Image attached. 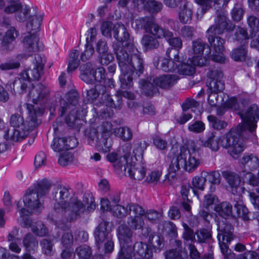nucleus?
I'll return each instance as SVG.
<instances>
[{"label":"nucleus","mask_w":259,"mask_h":259,"mask_svg":"<svg viewBox=\"0 0 259 259\" xmlns=\"http://www.w3.org/2000/svg\"><path fill=\"white\" fill-rule=\"evenodd\" d=\"M25 105L28 114L26 120L18 113L12 114L10 123L13 128L4 131L3 137L9 143L23 140L40 122L38 117L43 114L44 109L29 104Z\"/></svg>","instance_id":"1"},{"label":"nucleus","mask_w":259,"mask_h":259,"mask_svg":"<svg viewBox=\"0 0 259 259\" xmlns=\"http://www.w3.org/2000/svg\"><path fill=\"white\" fill-rule=\"evenodd\" d=\"M70 189L59 186L53 189L52 193L55 211L62 214L64 221L74 222L81 218L86 211L84 205L76 197L71 198Z\"/></svg>","instance_id":"2"},{"label":"nucleus","mask_w":259,"mask_h":259,"mask_svg":"<svg viewBox=\"0 0 259 259\" xmlns=\"http://www.w3.org/2000/svg\"><path fill=\"white\" fill-rule=\"evenodd\" d=\"M31 9L34 12L33 15L31 14V8L27 5H23L15 0H0V11L6 14H15V18L19 22L26 21L27 31H38L45 15L36 6H32Z\"/></svg>","instance_id":"3"},{"label":"nucleus","mask_w":259,"mask_h":259,"mask_svg":"<svg viewBox=\"0 0 259 259\" xmlns=\"http://www.w3.org/2000/svg\"><path fill=\"white\" fill-rule=\"evenodd\" d=\"M231 129L225 136H217L212 134L204 141L203 145L211 149L217 151L221 146L228 149L229 153L233 157L237 156L244 150V145L240 139V133L238 134V130Z\"/></svg>","instance_id":"4"},{"label":"nucleus","mask_w":259,"mask_h":259,"mask_svg":"<svg viewBox=\"0 0 259 259\" xmlns=\"http://www.w3.org/2000/svg\"><path fill=\"white\" fill-rule=\"evenodd\" d=\"M113 50L118 61V55L121 54L124 58V61L125 65L129 68V70L134 72L135 71L138 76L143 73L144 65L143 59L141 57L140 52L135 47L124 50L120 46V43L115 44L113 45Z\"/></svg>","instance_id":"5"},{"label":"nucleus","mask_w":259,"mask_h":259,"mask_svg":"<svg viewBox=\"0 0 259 259\" xmlns=\"http://www.w3.org/2000/svg\"><path fill=\"white\" fill-rule=\"evenodd\" d=\"M228 25L227 18L224 13H219L215 21V24L209 27L207 31L210 49L216 53L222 54L224 51V40L220 37L214 36V35L222 33L227 29Z\"/></svg>","instance_id":"6"},{"label":"nucleus","mask_w":259,"mask_h":259,"mask_svg":"<svg viewBox=\"0 0 259 259\" xmlns=\"http://www.w3.org/2000/svg\"><path fill=\"white\" fill-rule=\"evenodd\" d=\"M43 70L33 66L32 68L27 69L21 73L20 77L13 81H9L6 87L11 91L19 92V90L22 91H25L26 88L30 85V80H38Z\"/></svg>","instance_id":"7"},{"label":"nucleus","mask_w":259,"mask_h":259,"mask_svg":"<svg viewBox=\"0 0 259 259\" xmlns=\"http://www.w3.org/2000/svg\"><path fill=\"white\" fill-rule=\"evenodd\" d=\"M136 161L137 158L135 156H131L130 153H127L125 154L124 157L119 159V162L132 179L141 181L145 178L146 165L144 163H136Z\"/></svg>","instance_id":"8"},{"label":"nucleus","mask_w":259,"mask_h":259,"mask_svg":"<svg viewBox=\"0 0 259 259\" xmlns=\"http://www.w3.org/2000/svg\"><path fill=\"white\" fill-rule=\"evenodd\" d=\"M41 197L36 193V192L32 189H28L24 194L23 201L24 204V207L20 206V202H16V206L21 217L28 216L33 211L38 210L42 207V202L40 200Z\"/></svg>","instance_id":"9"},{"label":"nucleus","mask_w":259,"mask_h":259,"mask_svg":"<svg viewBox=\"0 0 259 259\" xmlns=\"http://www.w3.org/2000/svg\"><path fill=\"white\" fill-rule=\"evenodd\" d=\"M179 158L182 160L181 166L189 172L195 170L201 163L200 157L193 142H191L188 150L184 147L181 149Z\"/></svg>","instance_id":"10"},{"label":"nucleus","mask_w":259,"mask_h":259,"mask_svg":"<svg viewBox=\"0 0 259 259\" xmlns=\"http://www.w3.org/2000/svg\"><path fill=\"white\" fill-rule=\"evenodd\" d=\"M37 32L27 31V33L24 34L22 36L21 42L22 44L23 52L16 56L18 61L26 59L41 49V45L36 34Z\"/></svg>","instance_id":"11"},{"label":"nucleus","mask_w":259,"mask_h":259,"mask_svg":"<svg viewBox=\"0 0 259 259\" xmlns=\"http://www.w3.org/2000/svg\"><path fill=\"white\" fill-rule=\"evenodd\" d=\"M239 115L242 120V123L238 125L235 128L237 130L239 127L238 133H240V138L243 135V132L248 129L250 132H252L256 126V123L259 118V108L256 105H252L249 108L243 110L239 113Z\"/></svg>","instance_id":"12"},{"label":"nucleus","mask_w":259,"mask_h":259,"mask_svg":"<svg viewBox=\"0 0 259 259\" xmlns=\"http://www.w3.org/2000/svg\"><path fill=\"white\" fill-rule=\"evenodd\" d=\"M132 231L127 227L119 226L118 228V239L121 246L119 259H132V247L126 245L131 242Z\"/></svg>","instance_id":"13"},{"label":"nucleus","mask_w":259,"mask_h":259,"mask_svg":"<svg viewBox=\"0 0 259 259\" xmlns=\"http://www.w3.org/2000/svg\"><path fill=\"white\" fill-rule=\"evenodd\" d=\"M133 25L137 30H144L145 32H149L156 37L161 35L162 32V27L155 23L151 17H146L137 19Z\"/></svg>","instance_id":"14"},{"label":"nucleus","mask_w":259,"mask_h":259,"mask_svg":"<svg viewBox=\"0 0 259 259\" xmlns=\"http://www.w3.org/2000/svg\"><path fill=\"white\" fill-rule=\"evenodd\" d=\"M113 36L117 40L113 44L120 43V46L124 50L135 46L133 39L130 36L126 27L122 24H115Z\"/></svg>","instance_id":"15"},{"label":"nucleus","mask_w":259,"mask_h":259,"mask_svg":"<svg viewBox=\"0 0 259 259\" xmlns=\"http://www.w3.org/2000/svg\"><path fill=\"white\" fill-rule=\"evenodd\" d=\"M209 77L208 88L209 92L219 93L224 97L227 96L223 93L225 89L224 82L222 80L223 74L222 71L215 69L211 70L207 73Z\"/></svg>","instance_id":"16"},{"label":"nucleus","mask_w":259,"mask_h":259,"mask_svg":"<svg viewBox=\"0 0 259 259\" xmlns=\"http://www.w3.org/2000/svg\"><path fill=\"white\" fill-rule=\"evenodd\" d=\"M166 55L168 59L162 58L160 60L159 68L165 72L175 71L177 67L176 62H181L179 52L174 48H168L166 52Z\"/></svg>","instance_id":"17"},{"label":"nucleus","mask_w":259,"mask_h":259,"mask_svg":"<svg viewBox=\"0 0 259 259\" xmlns=\"http://www.w3.org/2000/svg\"><path fill=\"white\" fill-rule=\"evenodd\" d=\"M50 94L49 89L42 83L32 85L28 93L29 100L35 104H41ZM38 107L37 105H35Z\"/></svg>","instance_id":"18"},{"label":"nucleus","mask_w":259,"mask_h":259,"mask_svg":"<svg viewBox=\"0 0 259 259\" xmlns=\"http://www.w3.org/2000/svg\"><path fill=\"white\" fill-rule=\"evenodd\" d=\"M112 214L119 218H124L132 213L142 214L144 213V208L137 203H128L126 207L119 204L114 205L111 209Z\"/></svg>","instance_id":"19"},{"label":"nucleus","mask_w":259,"mask_h":259,"mask_svg":"<svg viewBox=\"0 0 259 259\" xmlns=\"http://www.w3.org/2000/svg\"><path fill=\"white\" fill-rule=\"evenodd\" d=\"M77 140L74 137L66 138H55L51 146L56 152L73 149L77 145Z\"/></svg>","instance_id":"20"},{"label":"nucleus","mask_w":259,"mask_h":259,"mask_svg":"<svg viewBox=\"0 0 259 259\" xmlns=\"http://www.w3.org/2000/svg\"><path fill=\"white\" fill-rule=\"evenodd\" d=\"M218 230L219 231L218 239L221 249L222 244L228 246L227 243H230L233 239L232 234L233 228L230 224L224 223L223 222L218 224Z\"/></svg>","instance_id":"21"},{"label":"nucleus","mask_w":259,"mask_h":259,"mask_svg":"<svg viewBox=\"0 0 259 259\" xmlns=\"http://www.w3.org/2000/svg\"><path fill=\"white\" fill-rule=\"evenodd\" d=\"M121 54L118 55V65L120 67L121 74L119 77L121 85L123 88H128L132 85L133 78L132 77L133 72L129 70V68L125 65L124 58Z\"/></svg>","instance_id":"22"},{"label":"nucleus","mask_w":259,"mask_h":259,"mask_svg":"<svg viewBox=\"0 0 259 259\" xmlns=\"http://www.w3.org/2000/svg\"><path fill=\"white\" fill-rule=\"evenodd\" d=\"M122 97L131 100L134 99V95L132 93L127 91H120L117 92V94L113 98L106 95L105 103L107 106L115 109H120L122 103Z\"/></svg>","instance_id":"23"},{"label":"nucleus","mask_w":259,"mask_h":259,"mask_svg":"<svg viewBox=\"0 0 259 259\" xmlns=\"http://www.w3.org/2000/svg\"><path fill=\"white\" fill-rule=\"evenodd\" d=\"M179 79L175 74H163L155 77L153 79L155 84L161 89H167L172 87Z\"/></svg>","instance_id":"24"},{"label":"nucleus","mask_w":259,"mask_h":259,"mask_svg":"<svg viewBox=\"0 0 259 259\" xmlns=\"http://www.w3.org/2000/svg\"><path fill=\"white\" fill-rule=\"evenodd\" d=\"M162 34L161 35L157 36V38H165L168 41L169 45L174 48V49L178 50L182 47V40L179 37H174L173 33L166 28L162 27Z\"/></svg>","instance_id":"25"},{"label":"nucleus","mask_w":259,"mask_h":259,"mask_svg":"<svg viewBox=\"0 0 259 259\" xmlns=\"http://www.w3.org/2000/svg\"><path fill=\"white\" fill-rule=\"evenodd\" d=\"M95 236L97 245L100 248V245L110 238L107 229L106 222H102L99 225L95 230Z\"/></svg>","instance_id":"26"},{"label":"nucleus","mask_w":259,"mask_h":259,"mask_svg":"<svg viewBox=\"0 0 259 259\" xmlns=\"http://www.w3.org/2000/svg\"><path fill=\"white\" fill-rule=\"evenodd\" d=\"M52 185L51 181L44 179L37 181L31 189L36 192L40 197H42L49 194Z\"/></svg>","instance_id":"27"},{"label":"nucleus","mask_w":259,"mask_h":259,"mask_svg":"<svg viewBox=\"0 0 259 259\" xmlns=\"http://www.w3.org/2000/svg\"><path fill=\"white\" fill-rule=\"evenodd\" d=\"M61 108V115L67 113V115L66 117V121L69 126H73L75 122L77 120L78 117L81 115V113L78 110V107L74 110L67 109L68 107L65 106V101H62L60 102Z\"/></svg>","instance_id":"28"},{"label":"nucleus","mask_w":259,"mask_h":259,"mask_svg":"<svg viewBox=\"0 0 259 259\" xmlns=\"http://www.w3.org/2000/svg\"><path fill=\"white\" fill-rule=\"evenodd\" d=\"M223 176L231 189L232 193L234 194L237 193L241 182L239 176L237 174L229 171H224Z\"/></svg>","instance_id":"29"},{"label":"nucleus","mask_w":259,"mask_h":259,"mask_svg":"<svg viewBox=\"0 0 259 259\" xmlns=\"http://www.w3.org/2000/svg\"><path fill=\"white\" fill-rule=\"evenodd\" d=\"M24 227L31 228L32 231L38 236L42 237L48 233L47 229L40 221L35 222L31 220L26 219L24 221Z\"/></svg>","instance_id":"30"},{"label":"nucleus","mask_w":259,"mask_h":259,"mask_svg":"<svg viewBox=\"0 0 259 259\" xmlns=\"http://www.w3.org/2000/svg\"><path fill=\"white\" fill-rule=\"evenodd\" d=\"M22 244L26 251L32 253L37 250L38 246L37 240L30 233L24 235L22 239Z\"/></svg>","instance_id":"31"},{"label":"nucleus","mask_w":259,"mask_h":259,"mask_svg":"<svg viewBox=\"0 0 259 259\" xmlns=\"http://www.w3.org/2000/svg\"><path fill=\"white\" fill-rule=\"evenodd\" d=\"M106 70L104 68L100 67L98 68L95 71H94V79L97 81L103 83V85L106 87L113 88L114 87V82L112 78H106Z\"/></svg>","instance_id":"32"},{"label":"nucleus","mask_w":259,"mask_h":259,"mask_svg":"<svg viewBox=\"0 0 259 259\" xmlns=\"http://www.w3.org/2000/svg\"><path fill=\"white\" fill-rule=\"evenodd\" d=\"M241 163L244 165L245 170H254L259 166V159L253 154H245L242 159Z\"/></svg>","instance_id":"33"},{"label":"nucleus","mask_w":259,"mask_h":259,"mask_svg":"<svg viewBox=\"0 0 259 259\" xmlns=\"http://www.w3.org/2000/svg\"><path fill=\"white\" fill-rule=\"evenodd\" d=\"M135 254L145 258H150L152 256V251L150 247L143 242H136L134 246Z\"/></svg>","instance_id":"34"},{"label":"nucleus","mask_w":259,"mask_h":259,"mask_svg":"<svg viewBox=\"0 0 259 259\" xmlns=\"http://www.w3.org/2000/svg\"><path fill=\"white\" fill-rule=\"evenodd\" d=\"M79 98V95L77 91H71L68 93L66 95V99L67 101L65 100H61V102L62 101H65V106L68 107L67 109L74 110L77 109L78 107V100Z\"/></svg>","instance_id":"35"},{"label":"nucleus","mask_w":259,"mask_h":259,"mask_svg":"<svg viewBox=\"0 0 259 259\" xmlns=\"http://www.w3.org/2000/svg\"><path fill=\"white\" fill-rule=\"evenodd\" d=\"M145 213V210H144V213L141 214H136L135 213H132L134 215L130 214L127 219V224L128 226L135 230L140 229L142 228L144 225V221L143 218L141 217L144 215Z\"/></svg>","instance_id":"36"},{"label":"nucleus","mask_w":259,"mask_h":259,"mask_svg":"<svg viewBox=\"0 0 259 259\" xmlns=\"http://www.w3.org/2000/svg\"><path fill=\"white\" fill-rule=\"evenodd\" d=\"M149 34L144 35L141 40V43L145 51L156 49L159 46L157 37Z\"/></svg>","instance_id":"37"},{"label":"nucleus","mask_w":259,"mask_h":259,"mask_svg":"<svg viewBox=\"0 0 259 259\" xmlns=\"http://www.w3.org/2000/svg\"><path fill=\"white\" fill-rule=\"evenodd\" d=\"M214 210L219 215L226 218L232 214V206L227 202H223L215 206Z\"/></svg>","instance_id":"38"},{"label":"nucleus","mask_w":259,"mask_h":259,"mask_svg":"<svg viewBox=\"0 0 259 259\" xmlns=\"http://www.w3.org/2000/svg\"><path fill=\"white\" fill-rule=\"evenodd\" d=\"M203 174L207 180L211 184L210 187V190L213 192L215 187L214 185H219L221 182V175L218 171H212L210 172L203 171Z\"/></svg>","instance_id":"39"},{"label":"nucleus","mask_w":259,"mask_h":259,"mask_svg":"<svg viewBox=\"0 0 259 259\" xmlns=\"http://www.w3.org/2000/svg\"><path fill=\"white\" fill-rule=\"evenodd\" d=\"M106 92V87L102 84H97L87 92V97L89 101H93L96 99L99 95H104Z\"/></svg>","instance_id":"40"},{"label":"nucleus","mask_w":259,"mask_h":259,"mask_svg":"<svg viewBox=\"0 0 259 259\" xmlns=\"http://www.w3.org/2000/svg\"><path fill=\"white\" fill-rule=\"evenodd\" d=\"M113 133L116 136L119 137L124 141H129L133 137L131 130L127 126L115 128Z\"/></svg>","instance_id":"41"},{"label":"nucleus","mask_w":259,"mask_h":259,"mask_svg":"<svg viewBox=\"0 0 259 259\" xmlns=\"http://www.w3.org/2000/svg\"><path fill=\"white\" fill-rule=\"evenodd\" d=\"M163 241V238L158 235L151 234L149 235L148 239L149 247H153L155 252L160 250Z\"/></svg>","instance_id":"42"},{"label":"nucleus","mask_w":259,"mask_h":259,"mask_svg":"<svg viewBox=\"0 0 259 259\" xmlns=\"http://www.w3.org/2000/svg\"><path fill=\"white\" fill-rule=\"evenodd\" d=\"M19 35V32L15 27H11L7 30L2 39V44L6 45L13 41Z\"/></svg>","instance_id":"43"},{"label":"nucleus","mask_w":259,"mask_h":259,"mask_svg":"<svg viewBox=\"0 0 259 259\" xmlns=\"http://www.w3.org/2000/svg\"><path fill=\"white\" fill-rule=\"evenodd\" d=\"M79 55L77 50H72L68 59V71H72L75 70L79 65V61L78 60Z\"/></svg>","instance_id":"44"},{"label":"nucleus","mask_w":259,"mask_h":259,"mask_svg":"<svg viewBox=\"0 0 259 259\" xmlns=\"http://www.w3.org/2000/svg\"><path fill=\"white\" fill-rule=\"evenodd\" d=\"M140 86L143 92L147 96H153L157 92V87H155L152 83L145 80L140 81Z\"/></svg>","instance_id":"45"},{"label":"nucleus","mask_w":259,"mask_h":259,"mask_svg":"<svg viewBox=\"0 0 259 259\" xmlns=\"http://www.w3.org/2000/svg\"><path fill=\"white\" fill-rule=\"evenodd\" d=\"M162 172L160 170H154L149 172L144 180V182L153 185H157L160 181Z\"/></svg>","instance_id":"46"},{"label":"nucleus","mask_w":259,"mask_h":259,"mask_svg":"<svg viewBox=\"0 0 259 259\" xmlns=\"http://www.w3.org/2000/svg\"><path fill=\"white\" fill-rule=\"evenodd\" d=\"M75 253L79 259H89L92 254V250L90 246L83 245L76 248Z\"/></svg>","instance_id":"47"},{"label":"nucleus","mask_w":259,"mask_h":259,"mask_svg":"<svg viewBox=\"0 0 259 259\" xmlns=\"http://www.w3.org/2000/svg\"><path fill=\"white\" fill-rule=\"evenodd\" d=\"M223 95H221L219 93L209 92L208 97V101L209 105L211 106H214L224 104V99Z\"/></svg>","instance_id":"48"},{"label":"nucleus","mask_w":259,"mask_h":259,"mask_svg":"<svg viewBox=\"0 0 259 259\" xmlns=\"http://www.w3.org/2000/svg\"><path fill=\"white\" fill-rule=\"evenodd\" d=\"M178 72L180 74L185 75H193L195 72V68L192 65L188 63H183L177 66Z\"/></svg>","instance_id":"49"},{"label":"nucleus","mask_w":259,"mask_h":259,"mask_svg":"<svg viewBox=\"0 0 259 259\" xmlns=\"http://www.w3.org/2000/svg\"><path fill=\"white\" fill-rule=\"evenodd\" d=\"M218 198L214 195L208 194L204 196L203 206L208 210L217 206L219 203Z\"/></svg>","instance_id":"50"},{"label":"nucleus","mask_w":259,"mask_h":259,"mask_svg":"<svg viewBox=\"0 0 259 259\" xmlns=\"http://www.w3.org/2000/svg\"><path fill=\"white\" fill-rule=\"evenodd\" d=\"M145 218L147 219L150 222L157 223L161 221L162 218V212L155 210L150 209L145 212L144 214Z\"/></svg>","instance_id":"51"},{"label":"nucleus","mask_w":259,"mask_h":259,"mask_svg":"<svg viewBox=\"0 0 259 259\" xmlns=\"http://www.w3.org/2000/svg\"><path fill=\"white\" fill-rule=\"evenodd\" d=\"M82 202L84 205L86 210L89 212L94 210L96 208L95 199L90 193H86L84 194Z\"/></svg>","instance_id":"52"},{"label":"nucleus","mask_w":259,"mask_h":259,"mask_svg":"<svg viewBox=\"0 0 259 259\" xmlns=\"http://www.w3.org/2000/svg\"><path fill=\"white\" fill-rule=\"evenodd\" d=\"M206 179L203 171L200 176H195L192 180V188L203 191L204 189Z\"/></svg>","instance_id":"53"},{"label":"nucleus","mask_w":259,"mask_h":259,"mask_svg":"<svg viewBox=\"0 0 259 259\" xmlns=\"http://www.w3.org/2000/svg\"><path fill=\"white\" fill-rule=\"evenodd\" d=\"M246 54V50L242 46L232 51L231 58L236 61H242L245 60Z\"/></svg>","instance_id":"54"},{"label":"nucleus","mask_w":259,"mask_h":259,"mask_svg":"<svg viewBox=\"0 0 259 259\" xmlns=\"http://www.w3.org/2000/svg\"><path fill=\"white\" fill-rule=\"evenodd\" d=\"M192 11L188 9L185 4H184L183 8H181L179 13L180 21L183 23H189L192 19Z\"/></svg>","instance_id":"55"},{"label":"nucleus","mask_w":259,"mask_h":259,"mask_svg":"<svg viewBox=\"0 0 259 259\" xmlns=\"http://www.w3.org/2000/svg\"><path fill=\"white\" fill-rule=\"evenodd\" d=\"M114 25L111 22L103 21L101 25L102 34L108 37H111L112 32H114Z\"/></svg>","instance_id":"56"},{"label":"nucleus","mask_w":259,"mask_h":259,"mask_svg":"<svg viewBox=\"0 0 259 259\" xmlns=\"http://www.w3.org/2000/svg\"><path fill=\"white\" fill-rule=\"evenodd\" d=\"M234 207L237 211L238 217H241L245 221L249 219L248 216V210L243 205L242 201L236 202V203L234 204Z\"/></svg>","instance_id":"57"},{"label":"nucleus","mask_w":259,"mask_h":259,"mask_svg":"<svg viewBox=\"0 0 259 259\" xmlns=\"http://www.w3.org/2000/svg\"><path fill=\"white\" fill-rule=\"evenodd\" d=\"M162 8V5L160 2L155 0H149L146 3L145 8L152 13L159 12Z\"/></svg>","instance_id":"58"},{"label":"nucleus","mask_w":259,"mask_h":259,"mask_svg":"<svg viewBox=\"0 0 259 259\" xmlns=\"http://www.w3.org/2000/svg\"><path fill=\"white\" fill-rule=\"evenodd\" d=\"M244 11L240 5H236L232 10V17L234 21H240L243 18Z\"/></svg>","instance_id":"59"},{"label":"nucleus","mask_w":259,"mask_h":259,"mask_svg":"<svg viewBox=\"0 0 259 259\" xmlns=\"http://www.w3.org/2000/svg\"><path fill=\"white\" fill-rule=\"evenodd\" d=\"M94 48L91 44H86L84 50L80 54V59L82 61L90 60L94 54Z\"/></svg>","instance_id":"60"},{"label":"nucleus","mask_w":259,"mask_h":259,"mask_svg":"<svg viewBox=\"0 0 259 259\" xmlns=\"http://www.w3.org/2000/svg\"><path fill=\"white\" fill-rule=\"evenodd\" d=\"M188 61H190L194 67L195 66H204L208 63V60L206 57H202L201 55L194 56L192 58H189Z\"/></svg>","instance_id":"61"},{"label":"nucleus","mask_w":259,"mask_h":259,"mask_svg":"<svg viewBox=\"0 0 259 259\" xmlns=\"http://www.w3.org/2000/svg\"><path fill=\"white\" fill-rule=\"evenodd\" d=\"M40 244L41 247L42 251L47 255H51L53 250V243L50 240L42 239Z\"/></svg>","instance_id":"62"},{"label":"nucleus","mask_w":259,"mask_h":259,"mask_svg":"<svg viewBox=\"0 0 259 259\" xmlns=\"http://www.w3.org/2000/svg\"><path fill=\"white\" fill-rule=\"evenodd\" d=\"M61 243L65 248L70 247L73 243V236L70 232H65L61 237Z\"/></svg>","instance_id":"63"},{"label":"nucleus","mask_w":259,"mask_h":259,"mask_svg":"<svg viewBox=\"0 0 259 259\" xmlns=\"http://www.w3.org/2000/svg\"><path fill=\"white\" fill-rule=\"evenodd\" d=\"M247 24L251 30L256 33L259 30V20L253 16H249L247 19Z\"/></svg>","instance_id":"64"}]
</instances>
